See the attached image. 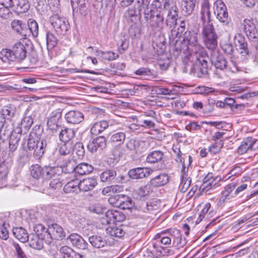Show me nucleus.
Segmentation results:
<instances>
[{
	"instance_id": "nucleus-56",
	"label": "nucleus",
	"mask_w": 258,
	"mask_h": 258,
	"mask_svg": "<svg viewBox=\"0 0 258 258\" xmlns=\"http://www.w3.org/2000/svg\"><path fill=\"white\" fill-rule=\"evenodd\" d=\"M182 10L186 15L190 14L195 9L196 4L194 1H183Z\"/></svg>"
},
{
	"instance_id": "nucleus-15",
	"label": "nucleus",
	"mask_w": 258,
	"mask_h": 258,
	"mask_svg": "<svg viewBox=\"0 0 258 258\" xmlns=\"http://www.w3.org/2000/svg\"><path fill=\"white\" fill-rule=\"evenodd\" d=\"M61 112L60 109L52 111L47 120L48 128L52 132L56 131L59 127V123L61 122Z\"/></svg>"
},
{
	"instance_id": "nucleus-33",
	"label": "nucleus",
	"mask_w": 258,
	"mask_h": 258,
	"mask_svg": "<svg viewBox=\"0 0 258 258\" xmlns=\"http://www.w3.org/2000/svg\"><path fill=\"white\" fill-rule=\"evenodd\" d=\"M107 234L110 236L121 238L125 234V231L123 226L116 225L109 226L106 229Z\"/></svg>"
},
{
	"instance_id": "nucleus-38",
	"label": "nucleus",
	"mask_w": 258,
	"mask_h": 258,
	"mask_svg": "<svg viewBox=\"0 0 258 258\" xmlns=\"http://www.w3.org/2000/svg\"><path fill=\"white\" fill-rule=\"evenodd\" d=\"M88 240L92 246L96 248L103 247L107 243L105 239L99 235H92L89 237Z\"/></svg>"
},
{
	"instance_id": "nucleus-61",
	"label": "nucleus",
	"mask_w": 258,
	"mask_h": 258,
	"mask_svg": "<svg viewBox=\"0 0 258 258\" xmlns=\"http://www.w3.org/2000/svg\"><path fill=\"white\" fill-rule=\"evenodd\" d=\"M135 73L137 75L143 76L146 79H150L152 78V76L151 71L149 69L145 68H141L139 69L136 71Z\"/></svg>"
},
{
	"instance_id": "nucleus-35",
	"label": "nucleus",
	"mask_w": 258,
	"mask_h": 258,
	"mask_svg": "<svg viewBox=\"0 0 258 258\" xmlns=\"http://www.w3.org/2000/svg\"><path fill=\"white\" fill-rule=\"evenodd\" d=\"M152 191V187L150 184L141 186L136 189L133 192V196L135 198L140 200L150 194Z\"/></svg>"
},
{
	"instance_id": "nucleus-22",
	"label": "nucleus",
	"mask_w": 258,
	"mask_h": 258,
	"mask_svg": "<svg viewBox=\"0 0 258 258\" xmlns=\"http://www.w3.org/2000/svg\"><path fill=\"white\" fill-rule=\"evenodd\" d=\"M65 118L68 123L75 124L81 122L84 117L83 113L79 111L71 110L66 113Z\"/></svg>"
},
{
	"instance_id": "nucleus-51",
	"label": "nucleus",
	"mask_w": 258,
	"mask_h": 258,
	"mask_svg": "<svg viewBox=\"0 0 258 258\" xmlns=\"http://www.w3.org/2000/svg\"><path fill=\"white\" fill-rule=\"evenodd\" d=\"M32 123L33 119L31 116H27L23 117L21 122L20 127L18 128L17 133L21 135L22 129L24 128L25 130H29Z\"/></svg>"
},
{
	"instance_id": "nucleus-19",
	"label": "nucleus",
	"mask_w": 258,
	"mask_h": 258,
	"mask_svg": "<svg viewBox=\"0 0 258 258\" xmlns=\"http://www.w3.org/2000/svg\"><path fill=\"white\" fill-rule=\"evenodd\" d=\"M211 61L217 68L223 70L227 67V62L225 57L218 51L213 50L211 54Z\"/></svg>"
},
{
	"instance_id": "nucleus-48",
	"label": "nucleus",
	"mask_w": 258,
	"mask_h": 258,
	"mask_svg": "<svg viewBox=\"0 0 258 258\" xmlns=\"http://www.w3.org/2000/svg\"><path fill=\"white\" fill-rule=\"evenodd\" d=\"M119 202L120 204L118 207L123 210L131 209L134 207V203L132 199L124 195L123 196Z\"/></svg>"
},
{
	"instance_id": "nucleus-63",
	"label": "nucleus",
	"mask_w": 258,
	"mask_h": 258,
	"mask_svg": "<svg viewBox=\"0 0 258 258\" xmlns=\"http://www.w3.org/2000/svg\"><path fill=\"white\" fill-rule=\"evenodd\" d=\"M186 243L187 241L185 238L182 237L181 234L179 236L177 237L173 240V244L178 249L183 247L186 245Z\"/></svg>"
},
{
	"instance_id": "nucleus-11",
	"label": "nucleus",
	"mask_w": 258,
	"mask_h": 258,
	"mask_svg": "<svg viewBox=\"0 0 258 258\" xmlns=\"http://www.w3.org/2000/svg\"><path fill=\"white\" fill-rule=\"evenodd\" d=\"M197 54L198 63L195 68L197 75L199 78H202L208 73V57L206 54H203L201 51Z\"/></svg>"
},
{
	"instance_id": "nucleus-29",
	"label": "nucleus",
	"mask_w": 258,
	"mask_h": 258,
	"mask_svg": "<svg viewBox=\"0 0 258 258\" xmlns=\"http://www.w3.org/2000/svg\"><path fill=\"white\" fill-rule=\"evenodd\" d=\"M126 138L124 132L122 131H113L111 133L109 142L113 145H121L124 143Z\"/></svg>"
},
{
	"instance_id": "nucleus-43",
	"label": "nucleus",
	"mask_w": 258,
	"mask_h": 258,
	"mask_svg": "<svg viewBox=\"0 0 258 258\" xmlns=\"http://www.w3.org/2000/svg\"><path fill=\"white\" fill-rule=\"evenodd\" d=\"M163 153L159 150L154 151L150 153L147 157L146 160L149 163H157L163 159Z\"/></svg>"
},
{
	"instance_id": "nucleus-42",
	"label": "nucleus",
	"mask_w": 258,
	"mask_h": 258,
	"mask_svg": "<svg viewBox=\"0 0 258 258\" xmlns=\"http://www.w3.org/2000/svg\"><path fill=\"white\" fill-rule=\"evenodd\" d=\"M75 135V132L73 129L66 128L61 130L59 133V139L63 142H70V141L72 140Z\"/></svg>"
},
{
	"instance_id": "nucleus-17",
	"label": "nucleus",
	"mask_w": 258,
	"mask_h": 258,
	"mask_svg": "<svg viewBox=\"0 0 258 258\" xmlns=\"http://www.w3.org/2000/svg\"><path fill=\"white\" fill-rule=\"evenodd\" d=\"M155 239L156 240L155 243H153V247L160 253H162V250L163 248L159 245V243H161L167 247H169L171 244V238L168 236L165 235V232L163 231L160 234H157L155 236Z\"/></svg>"
},
{
	"instance_id": "nucleus-55",
	"label": "nucleus",
	"mask_w": 258,
	"mask_h": 258,
	"mask_svg": "<svg viewBox=\"0 0 258 258\" xmlns=\"http://www.w3.org/2000/svg\"><path fill=\"white\" fill-rule=\"evenodd\" d=\"M188 163L180 165L181 167V178H186V177H189L188 176V170L192 162V158L190 155L188 156Z\"/></svg>"
},
{
	"instance_id": "nucleus-16",
	"label": "nucleus",
	"mask_w": 258,
	"mask_h": 258,
	"mask_svg": "<svg viewBox=\"0 0 258 258\" xmlns=\"http://www.w3.org/2000/svg\"><path fill=\"white\" fill-rule=\"evenodd\" d=\"M153 172L152 168L148 167H138L129 170L128 176L135 179H142L149 176Z\"/></svg>"
},
{
	"instance_id": "nucleus-26",
	"label": "nucleus",
	"mask_w": 258,
	"mask_h": 258,
	"mask_svg": "<svg viewBox=\"0 0 258 258\" xmlns=\"http://www.w3.org/2000/svg\"><path fill=\"white\" fill-rule=\"evenodd\" d=\"M235 43L236 49L241 54L244 55L248 53L247 43L241 35L238 34L235 36Z\"/></svg>"
},
{
	"instance_id": "nucleus-64",
	"label": "nucleus",
	"mask_w": 258,
	"mask_h": 258,
	"mask_svg": "<svg viewBox=\"0 0 258 258\" xmlns=\"http://www.w3.org/2000/svg\"><path fill=\"white\" fill-rule=\"evenodd\" d=\"M88 210L90 212L97 214H103L104 210L102 205L99 203H96L90 206Z\"/></svg>"
},
{
	"instance_id": "nucleus-3",
	"label": "nucleus",
	"mask_w": 258,
	"mask_h": 258,
	"mask_svg": "<svg viewBox=\"0 0 258 258\" xmlns=\"http://www.w3.org/2000/svg\"><path fill=\"white\" fill-rule=\"evenodd\" d=\"M27 50L26 45L21 42L15 43L11 48H4L0 51V58L5 63L20 62L26 57Z\"/></svg>"
},
{
	"instance_id": "nucleus-32",
	"label": "nucleus",
	"mask_w": 258,
	"mask_h": 258,
	"mask_svg": "<svg viewBox=\"0 0 258 258\" xmlns=\"http://www.w3.org/2000/svg\"><path fill=\"white\" fill-rule=\"evenodd\" d=\"M243 25L247 37L249 39L256 38V31L253 22L249 19H245Z\"/></svg>"
},
{
	"instance_id": "nucleus-18",
	"label": "nucleus",
	"mask_w": 258,
	"mask_h": 258,
	"mask_svg": "<svg viewBox=\"0 0 258 258\" xmlns=\"http://www.w3.org/2000/svg\"><path fill=\"white\" fill-rule=\"evenodd\" d=\"M72 245L78 249L85 250L88 247V244L84 238L79 234L74 233L71 234L67 238Z\"/></svg>"
},
{
	"instance_id": "nucleus-27",
	"label": "nucleus",
	"mask_w": 258,
	"mask_h": 258,
	"mask_svg": "<svg viewBox=\"0 0 258 258\" xmlns=\"http://www.w3.org/2000/svg\"><path fill=\"white\" fill-rule=\"evenodd\" d=\"M201 19L203 22V27L206 24H212L211 22V13L209 1H204L202 6Z\"/></svg>"
},
{
	"instance_id": "nucleus-13",
	"label": "nucleus",
	"mask_w": 258,
	"mask_h": 258,
	"mask_svg": "<svg viewBox=\"0 0 258 258\" xmlns=\"http://www.w3.org/2000/svg\"><path fill=\"white\" fill-rule=\"evenodd\" d=\"M258 149V140L247 137L241 142L237 149V153L242 155Z\"/></svg>"
},
{
	"instance_id": "nucleus-41",
	"label": "nucleus",
	"mask_w": 258,
	"mask_h": 258,
	"mask_svg": "<svg viewBox=\"0 0 258 258\" xmlns=\"http://www.w3.org/2000/svg\"><path fill=\"white\" fill-rule=\"evenodd\" d=\"M116 175V172L115 170L113 169H108L102 172L100 175V178L101 181L110 183L114 179Z\"/></svg>"
},
{
	"instance_id": "nucleus-45",
	"label": "nucleus",
	"mask_w": 258,
	"mask_h": 258,
	"mask_svg": "<svg viewBox=\"0 0 258 258\" xmlns=\"http://www.w3.org/2000/svg\"><path fill=\"white\" fill-rule=\"evenodd\" d=\"M60 168L62 171L65 173H71L74 171L76 172V163L74 160H68L61 166Z\"/></svg>"
},
{
	"instance_id": "nucleus-54",
	"label": "nucleus",
	"mask_w": 258,
	"mask_h": 258,
	"mask_svg": "<svg viewBox=\"0 0 258 258\" xmlns=\"http://www.w3.org/2000/svg\"><path fill=\"white\" fill-rule=\"evenodd\" d=\"M16 7L14 10L19 13H25L29 9L28 1H15Z\"/></svg>"
},
{
	"instance_id": "nucleus-7",
	"label": "nucleus",
	"mask_w": 258,
	"mask_h": 258,
	"mask_svg": "<svg viewBox=\"0 0 258 258\" xmlns=\"http://www.w3.org/2000/svg\"><path fill=\"white\" fill-rule=\"evenodd\" d=\"M203 41L210 50H214L217 46L218 36L215 32L213 24H206L203 28L201 32Z\"/></svg>"
},
{
	"instance_id": "nucleus-5",
	"label": "nucleus",
	"mask_w": 258,
	"mask_h": 258,
	"mask_svg": "<svg viewBox=\"0 0 258 258\" xmlns=\"http://www.w3.org/2000/svg\"><path fill=\"white\" fill-rule=\"evenodd\" d=\"M54 2L53 6H50V8L52 12L56 14H53L50 17V22L56 32L63 35L69 30V24L66 18L61 17L58 15V13L60 11L59 1H54Z\"/></svg>"
},
{
	"instance_id": "nucleus-58",
	"label": "nucleus",
	"mask_w": 258,
	"mask_h": 258,
	"mask_svg": "<svg viewBox=\"0 0 258 258\" xmlns=\"http://www.w3.org/2000/svg\"><path fill=\"white\" fill-rule=\"evenodd\" d=\"M174 152L176 154L175 160L178 163V166L180 168V165L185 164V156L184 154H183L180 151L179 149L175 147L173 149Z\"/></svg>"
},
{
	"instance_id": "nucleus-57",
	"label": "nucleus",
	"mask_w": 258,
	"mask_h": 258,
	"mask_svg": "<svg viewBox=\"0 0 258 258\" xmlns=\"http://www.w3.org/2000/svg\"><path fill=\"white\" fill-rule=\"evenodd\" d=\"M30 170L31 176L34 178H38L41 174L43 175V169L38 164L32 165Z\"/></svg>"
},
{
	"instance_id": "nucleus-12",
	"label": "nucleus",
	"mask_w": 258,
	"mask_h": 258,
	"mask_svg": "<svg viewBox=\"0 0 258 258\" xmlns=\"http://www.w3.org/2000/svg\"><path fill=\"white\" fill-rule=\"evenodd\" d=\"M221 180V177L218 176L214 177L212 173H209L203 179V182L200 187V190L207 192L210 189L215 188L220 185L219 182Z\"/></svg>"
},
{
	"instance_id": "nucleus-30",
	"label": "nucleus",
	"mask_w": 258,
	"mask_h": 258,
	"mask_svg": "<svg viewBox=\"0 0 258 258\" xmlns=\"http://www.w3.org/2000/svg\"><path fill=\"white\" fill-rule=\"evenodd\" d=\"M168 181V175L166 173H161L152 178L150 181V185L151 187H160L165 185Z\"/></svg>"
},
{
	"instance_id": "nucleus-47",
	"label": "nucleus",
	"mask_w": 258,
	"mask_h": 258,
	"mask_svg": "<svg viewBox=\"0 0 258 258\" xmlns=\"http://www.w3.org/2000/svg\"><path fill=\"white\" fill-rule=\"evenodd\" d=\"M58 167H45L43 169V177L46 179H50L51 178H55L58 175L57 171Z\"/></svg>"
},
{
	"instance_id": "nucleus-24",
	"label": "nucleus",
	"mask_w": 258,
	"mask_h": 258,
	"mask_svg": "<svg viewBox=\"0 0 258 258\" xmlns=\"http://www.w3.org/2000/svg\"><path fill=\"white\" fill-rule=\"evenodd\" d=\"M34 231L36 234L41 238H43L46 243L50 242V236L49 232V228H46L41 224H35L33 227Z\"/></svg>"
},
{
	"instance_id": "nucleus-50",
	"label": "nucleus",
	"mask_w": 258,
	"mask_h": 258,
	"mask_svg": "<svg viewBox=\"0 0 258 258\" xmlns=\"http://www.w3.org/2000/svg\"><path fill=\"white\" fill-rule=\"evenodd\" d=\"M57 44V39L53 33L48 32L46 34V44L48 50H52Z\"/></svg>"
},
{
	"instance_id": "nucleus-10",
	"label": "nucleus",
	"mask_w": 258,
	"mask_h": 258,
	"mask_svg": "<svg viewBox=\"0 0 258 258\" xmlns=\"http://www.w3.org/2000/svg\"><path fill=\"white\" fill-rule=\"evenodd\" d=\"M176 9L174 5L170 4L168 1H165L163 12L167 14L165 25L170 27H172L176 25L177 17Z\"/></svg>"
},
{
	"instance_id": "nucleus-6",
	"label": "nucleus",
	"mask_w": 258,
	"mask_h": 258,
	"mask_svg": "<svg viewBox=\"0 0 258 258\" xmlns=\"http://www.w3.org/2000/svg\"><path fill=\"white\" fill-rule=\"evenodd\" d=\"M141 10H144L145 18L147 25L152 28H163L165 25L164 17L160 13L154 15L155 12L151 8H148L149 1H142Z\"/></svg>"
},
{
	"instance_id": "nucleus-31",
	"label": "nucleus",
	"mask_w": 258,
	"mask_h": 258,
	"mask_svg": "<svg viewBox=\"0 0 258 258\" xmlns=\"http://www.w3.org/2000/svg\"><path fill=\"white\" fill-rule=\"evenodd\" d=\"M43 238H41L39 236L34 234H31L29 236V240L27 241L30 247L34 249L40 250L43 247Z\"/></svg>"
},
{
	"instance_id": "nucleus-53",
	"label": "nucleus",
	"mask_w": 258,
	"mask_h": 258,
	"mask_svg": "<svg viewBox=\"0 0 258 258\" xmlns=\"http://www.w3.org/2000/svg\"><path fill=\"white\" fill-rule=\"evenodd\" d=\"M123 190V187L119 185H114L104 187L102 190L104 195L111 196L112 194L121 192Z\"/></svg>"
},
{
	"instance_id": "nucleus-62",
	"label": "nucleus",
	"mask_w": 258,
	"mask_h": 258,
	"mask_svg": "<svg viewBox=\"0 0 258 258\" xmlns=\"http://www.w3.org/2000/svg\"><path fill=\"white\" fill-rule=\"evenodd\" d=\"M211 204L210 203H207L200 212L199 214L198 218L196 221L197 223H199L201 222L203 219L206 220V214L209 209H210Z\"/></svg>"
},
{
	"instance_id": "nucleus-9",
	"label": "nucleus",
	"mask_w": 258,
	"mask_h": 258,
	"mask_svg": "<svg viewBox=\"0 0 258 258\" xmlns=\"http://www.w3.org/2000/svg\"><path fill=\"white\" fill-rule=\"evenodd\" d=\"M183 41L188 49H191L197 54L201 51L202 54H206L204 48L198 43V33L194 31H185L183 35Z\"/></svg>"
},
{
	"instance_id": "nucleus-52",
	"label": "nucleus",
	"mask_w": 258,
	"mask_h": 258,
	"mask_svg": "<svg viewBox=\"0 0 258 258\" xmlns=\"http://www.w3.org/2000/svg\"><path fill=\"white\" fill-rule=\"evenodd\" d=\"M28 27L27 33H31L34 37H37L38 35V25L36 21L33 19H29L28 21Z\"/></svg>"
},
{
	"instance_id": "nucleus-39",
	"label": "nucleus",
	"mask_w": 258,
	"mask_h": 258,
	"mask_svg": "<svg viewBox=\"0 0 258 258\" xmlns=\"http://www.w3.org/2000/svg\"><path fill=\"white\" fill-rule=\"evenodd\" d=\"M79 181L77 179L72 180L68 182L63 187L66 193L78 194L80 191Z\"/></svg>"
},
{
	"instance_id": "nucleus-23",
	"label": "nucleus",
	"mask_w": 258,
	"mask_h": 258,
	"mask_svg": "<svg viewBox=\"0 0 258 258\" xmlns=\"http://www.w3.org/2000/svg\"><path fill=\"white\" fill-rule=\"evenodd\" d=\"M48 233L50 236V241L52 239L61 240L66 235L63 228L57 224H53L49 226Z\"/></svg>"
},
{
	"instance_id": "nucleus-49",
	"label": "nucleus",
	"mask_w": 258,
	"mask_h": 258,
	"mask_svg": "<svg viewBox=\"0 0 258 258\" xmlns=\"http://www.w3.org/2000/svg\"><path fill=\"white\" fill-rule=\"evenodd\" d=\"M73 151V145L71 142H64L59 148L58 152L60 155H70Z\"/></svg>"
},
{
	"instance_id": "nucleus-60",
	"label": "nucleus",
	"mask_w": 258,
	"mask_h": 258,
	"mask_svg": "<svg viewBox=\"0 0 258 258\" xmlns=\"http://www.w3.org/2000/svg\"><path fill=\"white\" fill-rule=\"evenodd\" d=\"M99 53L101 54V56L105 60H113L118 57L119 55L117 53L112 51H100Z\"/></svg>"
},
{
	"instance_id": "nucleus-25",
	"label": "nucleus",
	"mask_w": 258,
	"mask_h": 258,
	"mask_svg": "<svg viewBox=\"0 0 258 258\" xmlns=\"http://www.w3.org/2000/svg\"><path fill=\"white\" fill-rule=\"evenodd\" d=\"M97 184L95 178L89 177L79 181L80 190L84 192L93 189Z\"/></svg>"
},
{
	"instance_id": "nucleus-28",
	"label": "nucleus",
	"mask_w": 258,
	"mask_h": 258,
	"mask_svg": "<svg viewBox=\"0 0 258 258\" xmlns=\"http://www.w3.org/2000/svg\"><path fill=\"white\" fill-rule=\"evenodd\" d=\"M238 185V181L236 180L225 186L224 190L221 192L222 196L220 198L219 202L222 204L226 202V200H229L230 199V194Z\"/></svg>"
},
{
	"instance_id": "nucleus-34",
	"label": "nucleus",
	"mask_w": 258,
	"mask_h": 258,
	"mask_svg": "<svg viewBox=\"0 0 258 258\" xmlns=\"http://www.w3.org/2000/svg\"><path fill=\"white\" fill-rule=\"evenodd\" d=\"M13 233L15 237L22 243H25L29 240V235L27 231L21 227L14 228Z\"/></svg>"
},
{
	"instance_id": "nucleus-4",
	"label": "nucleus",
	"mask_w": 258,
	"mask_h": 258,
	"mask_svg": "<svg viewBox=\"0 0 258 258\" xmlns=\"http://www.w3.org/2000/svg\"><path fill=\"white\" fill-rule=\"evenodd\" d=\"M42 132V130L39 127H35L29 134L27 144L28 150H34V155L38 158L44 154V149L47 146L45 139H42L41 142L39 141Z\"/></svg>"
},
{
	"instance_id": "nucleus-1",
	"label": "nucleus",
	"mask_w": 258,
	"mask_h": 258,
	"mask_svg": "<svg viewBox=\"0 0 258 258\" xmlns=\"http://www.w3.org/2000/svg\"><path fill=\"white\" fill-rule=\"evenodd\" d=\"M16 109L11 106H5L0 111V140L11 138L18 128L13 130L12 124L8 123L14 117Z\"/></svg>"
},
{
	"instance_id": "nucleus-46",
	"label": "nucleus",
	"mask_w": 258,
	"mask_h": 258,
	"mask_svg": "<svg viewBox=\"0 0 258 258\" xmlns=\"http://www.w3.org/2000/svg\"><path fill=\"white\" fill-rule=\"evenodd\" d=\"M1 5L3 6V7L0 8V16L1 17H4L5 15L9 13L10 8L14 10V8L16 7L15 1H5Z\"/></svg>"
},
{
	"instance_id": "nucleus-44",
	"label": "nucleus",
	"mask_w": 258,
	"mask_h": 258,
	"mask_svg": "<svg viewBox=\"0 0 258 258\" xmlns=\"http://www.w3.org/2000/svg\"><path fill=\"white\" fill-rule=\"evenodd\" d=\"M93 170V166L86 163H81L77 165L76 173L80 175H86L92 172Z\"/></svg>"
},
{
	"instance_id": "nucleus-2",
	"label": "nucleus",
	"mask_w": 258,
	"mask_h": 258,
	"mask_svg": "<svg viewBox=\"0 0 258 258\" xmlns=\"http://www.w3.org/2000/svg\"><path fill=\"white\" fill-rule=\"evenodd\" d=\"M16 109L11 106H5L0 111V140L11 138L18 128L13 130L12 124L8 123L14 117Z\"/></svg>"
},
{
	"instance_id": "nucleus-37",
	"label": "nucleus",
	"mask_w": 258,
	"mask_h": 258,
	"mask_svg": "<svg viewBox=\"0 0 258 258\" xmlns=\"http://www.w3.org/2000/svg\"><path fill=\"white\" fill-rule=\"evenodd\" d=\"M74 12L79 13L81 15L85 16L87 14V8L85 1H71Z\"/></svg>"
},
{
	"instance_id": "nucleus-40",
	"label": "nucleus",
	"mask_w": 258,
	"mask_h": 258,
	"mask_svg": "<svg viewBox=\"0 0 258 258\" xmlns=\"http://www.w3.org/2000/svg\"><path fill=\"white\" fill-rule=\"evenodd\" d=\"M21 135L16 131L10 138L9 151L11 153L15 152L19 145V141L21 139Z\"/></svg>"
},
{
	"instance_id": "nucleus-21",
	"label": "nucleus",
	"mask_w": 258,
	"mask_h": 258,
	"mask_svg": "<svg viewBox=\"0 0 258 258\" xmlns=\"http://www.w3.org/2000/svg\"><path fill=\"white\" fill-rule=\"evenodd\" d=\"M112 125V123L111 121H106L103 120L99 121H97L93 123L90 129V133L93 135L97 136L101 134L109 126Z\"/></svg>"
},
{
	"instance_id": "nucleus-36",
	"label": "nucleus",
	"mask_w": 258,
	"mask_h": 258,
	"mask_svg": "<svg viewBox=\"0 0 258 258\" xmlns=\"http://www.w3.org/2000/svg\"><path fill=\"white\" fill-rule=\"evenodd\" d=\"M11 26L13 29L22 36L26 37L27 36L26 26L21 21L14 20L11 23Z\"/></svg>"
},
{
	"instance_id": "nucleus-20",
	"label": "nucleus",
	"mask_w": 258,
	"mask_h": 258,
	"mask_svg": "<svg viewBox=\"0 0 258 258\" xmlns=\"http://www.w3.org/2000/svg\"><path fill=\"white\" fill-rule=\"evenodd\" d=\"M106 145V140L103 136H99L90 142L87 148L91 153L96 152L98 149L102 150Z\"/></svg>"
},
{
	"instance_id": "nucleus-8",
	"label": "nucleus",
	"mask_w": 258,
	"mask_h": 258,
	"mask_svg": "<svg viewBox=\"0 0 258 258\" xmlns=\"http://www.w3.org/2000/svg\"><path fill=\"white\" fill-rule=\"evenodd\" d=\"M214 13L217 16V19L229 28L232 27L230 18L228 16L226 5L223 1H215L214 4Z\"/></svg>"
},
{
	"instance_id": "nucleus-14",
	"label": "nucleus",
	"mask_w": 258,
	"mask_h": 258,
	"mask_svg": "<svg viewBox=\"0 0 258 258\" xmlns=\"http://www.w3.org/2000/svg\"><path fill=\"white\" fill-rule=\"evenodd\" d=\"M125 219V216L121 212L116 210H110L105 212L104 216L102 218V222L110 224L121 222Z\"/></svg>"
},
{
	"instance_id": "nucleus-59",
	"label": "nucleus",
	"mask_w": 258,
	"mask_h": 258,
	"mask_svg": "<svg viewBox=\"0 0 258 258\" xmlns=\"http://www.w3.org/2000/svg\"><path fill=\"white\" fill-rule=\"evenodd\" d=\"M59 251L61 253L63 254V258H72L74 253H76L72 248L68 246H61Z\"/></svg>"
}]
</instances>
